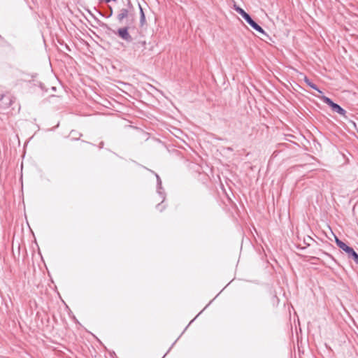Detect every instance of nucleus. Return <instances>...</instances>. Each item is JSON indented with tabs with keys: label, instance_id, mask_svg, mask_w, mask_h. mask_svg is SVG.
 Returning <instances> with one entry per match:
<instances>
[{
	"label": "nucleus",
	"instance_id": "1",
	"mask_svg": "<svg viewBox=\"0 0 358 358\" xmlns=\"http://www.w3.org/2000/svg\"><path fill=\"white\" fill-rule=\"evenodd\" d=\"M234 10L241 15V17L246 21V22L255 31L262 34V35L268 37V35L266 33V31L263 29V28L259 25L252 18V17L246 13L243 8L239 7L238 6H234Z\"/></svg>",
	"mask_w": 358,
	"mask_h": 358
},
{
	"label": "nucleus",
	"instance_id": "2",
	"mask_svg": "<svg viewBox=\"0 0 358 358\" xmlns=\"http://www.w3.org/2000/svg\"><path fill=\"white\" fill-rule=\"evenodd\" d=\"M336 243L340 249L345 251L348 255L349 258L352 259L354 262L358 264V254L355 251V250L352 248L346 245L344 242L341 241L337 237H336Z\"/></svg>",
	"mask_w": 358,
	"mask_h": 358
},
{
	"label": "nucleus",
	"instance_id": "3",
	"mask_svg": "<svg viewBox=\"0 0 358 358\" xmlns=\"http://www.w3.org/2000/svg\"><path fill=\"white\" fill-rule=\"evenodd\" d=\"M150 171L155 174L157 178V192L162 199L161 203H163L166 199V192L162 187V180L157 173L151 170H150ZM156 208L159 211H162L165 208V206H162V203H158Z\"/></svg>",
	"mask_w": 358,
	"mask_h": 358
},
{
	"label": "nucleus",
	"instance_id": "4",
	"mask_svg": "<svg viewBox=\"0 0 358 358\" xmlns=\"http://www.w3.org/2000/svg\"><path fill=\"white\" fill-rule=\"evenodd\" d=\"M321 99L324 103L328 105L334 112L337 113L343 117H345L346 110L343 109L340 105L334 103L330 98L326 96H322Z\"/></svg>",
	"mask_w": 358,
	"mask_h": 358
},
{
	"label": "nucleus",
	"instance_id": "5",
	"mask_svg": "<svg viewBox=\"0 0 358 358\" xmlns=\"http://www.w3.org/2000/svg\"><path fill=\"white\" fill-rule=\"evenodd\" d=\"M116 34L127 42H131L133 38L129 33V27H121L117 30Z\"/></svg>",
	"mask_w": 358,
	"mask_h": 358
},
{
	"label": "nucleus",
	"instance_id": "6",
	"mask_svg": "<svg viewBox=\"0 0 358 358\" xmlns=\"http://www.w3.org/2000/svg\"><path fill=\"white\" fill-rule=\"evenodd\" d=\"M127 6L128 8H122L119 10V13L117 15V20L120 23H122L124 19L129 17V9L132 8V4L130 0H127Z\"/></svg>",
	"mask_w": 358,
	"mask_h": 358
},
{
	"label": "nucleus",
	"instance_id": "7",
	"mask_svg": "<svg viewBox=\"0 0 358 358\" xmlns=\"http://www.w3.org/2000/svg\"><path fill=\"white\" fill-rule=\"evenodd\" d=\"M304 82L312 89L316 90L319 93L322 94V92L318 88V87L313 83L308 77H304Z\"/></svg>",
	"mask_w": 358,
	"mask_h": 358
},
{
	"label": "nucleus",
	"instance_id": "8",
	"mask_svg": "<svg viewBox=\"0 0 358 358\" xmlns=\"http://www.w3.org/2000/svg\"><path fill=\"white\" fill-rule=\"evenodd\" d=\"M138 6H139V10H140V24H141V26H143L146 21L145 15L144 11H143L141 4H138Z\"/></svg>",
	"mask_w": 358,
	"mask_h": 358
},
{
	"label": "nucleus",
	"instance_id": "9",
	"mask_svg": "<svg viewBox=\"0 0 358 358\" xmlns=\"http://www.w3.org/2000/svg\"><path fill=\"white\" fill-rule=\"evenodd\" d=\"M313 239L310 237V236H307L306 238H304V243L308 245L309 246L310 245V241H313Z\"/></svg>",
	"mask_w": 358,
	"mask_h": 358
},
{
	"label": "nucleus",
	"instance_id": "10",
	"mask_svg": "<svg viewBox=\"0 0 358 358\" xmlns=\"http://www.w3.org/2000/svg\"><path fill=\"white\" fill-rule=\"evenodd\" d=\"M8 45V43L0 35V45Z\"/></svg>",
	"mask_w": 358,
	"mask_h": 358
},
{
	"label": "nucleus",
	"instance_id": "11",
	"mask_svg": "<svg viewBox=\"0 0 358 358\" xmlns=\"http://www.w3.org/2000/svg\"><path fill=\"white\" fill-rule=\"evenodd\" d=\"M108 13L106 15V17H110L113 15V8L111 6H109Z\"/></svg>",
	"mask_w": 358,
	"mask_h": 358
},
{
	"label": "nucleus",
	"instance_id": "12",
	"mask_svg": "<svg viewBox=\"0 0 358 358\" xmlns=\"http://www.w3.org/2000/svg\"><path fill=\"white\" fill-rule=\"evenodd\" d=\"M202 311H201L192 320H191V322H189V324H190L192 322H193V321L196 318V317H198V315H199V314L201 313Z\"/></svg>",
	"mask_w": 358,
	"mask_h": 358
},
{
	"label": "nucleus",
	"instance_id": "13",
	"mask_svg": "<svg viewBox=\"0 0 358 358\" xmlns=\"http://www.w3.org/2000/svg\"><path fill=\"white\" fill-rule=\"evenodd\" d=\"M116 0H105L106 3H109L110 1H115Z\"/></svg>",
	"mask_w": 358,
	"mask_h": 358
},
{
	"label": "nucleus",
	"instance_id": "14",
	"mask_svg": "<svg viewBox=\"0 0 358 358\" xmlns=\"http://www.w3.org/2000/svg\"><path fill=\"white\" fill-rule=\"evenodd\" d=\"M103 142H101V143H100V146H99V147L101 148H103Z\"/></svg>",
	"mask_w": 358,
	"mask_h": 358
}]
</instances>
